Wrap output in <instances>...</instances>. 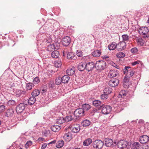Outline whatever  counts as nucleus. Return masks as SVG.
<instances>
[{
	"label": "nucleus",
	"instance_id": "1",
	"mask_svg": "<svg viewBox=\"0 0 149 149\" xmlns=\"http://www.w3.org/2000/svg\"><path fill=\"white\" fill-rule=\"evenodd\" d=\"M138 32L143 38L146 39L149 38V30L148 27L141 26L139 28Z\"/></svg>",
	"mask_w": 149,
	"mask_h": 149
},
{
	"label": "nucleus",
	"instance_id": "2",
	"mask_svg": "<svg viewBox=\"0 0 149 149\" xmlns=\"http://www.w3.org/2000/svg\"><path fill=\"white\" fill-rule=\"evenodd\" d=\"M63 56H65L67 55V58L69 60L74 59L75 56V53L67 49H65L63 51Z\"/></svg>",
	"mask_w": 149,
	"mask_h": 149
},
{
	"label": "nucleus",
	"instance_id": "3",
	"mask_svg": "<svg viewBox=\"0 0 149 149\" xmlns=\"http://www.w3.org/2000/svg\"><path fill=\"white\" fill-rule=\"evenodd\" d=\"M74 115L75 118L74 120H77L81 117L85 115V111L84 109L80 108L76 109L74 112Z\"/></svg>",
	"mask_w": 149,
	"mask_h": 149
},
{
	"label": "nucleus",
	"instance_id": "4",
	"mask_svg": "<svg viewBox=\"0 0 149 149\" xmlns=\"http://www.w3.org/2000/svg\"><path fill=\"white\" fill-rule=\"evenodd\" d=\"M51 41L52 39L49 38L48 39H45L43 41V42L44 43H46V45L47 46V50L49 52L52 51L55 49L54 45L50 43V42Z\"/></svg>",
	"mask_w": 149,
	"mask_h": 149
},
{
	"label": "nucleus",
	"instance_id": "5",
	"mask_svg": "<svg viewBox=\"0 0 149 149\" xmlns=\"http://www.w3.org/2000/svg\"><path fill=\"white\" fill-rule=\"evenodd\" d=\"M106 62L103 60L97 61L95 64V67L97 70H101L105 69Z\"/></svg>",
	"mask_w": 149,
	"mask_h": 149
},
{
	"label": "nucleus",
	"instance_id": "6",
	"mask_svg": "<svg viewBox=\"0 0 149 149\" xmlns=\"http://www.w3.org/2000/svg\"><path fill=\"white\" fill-rule=\"evenodd\" d=\"M123 71L124 74L130 78L134 75V69L131 68L129 66H125V68L123 69Z\"/></svg>",
	"mask_w": 149,
	"mask_h": 149
},
{
	"label": "nucleus",
	"instance_id": "7",
	"mask_svg": "<svg viewBox=\"0 0 149 149\" xmlns=\"http://www.w3.org/2000/svg\"><path fill=\"white\" fill-rule=\"evenodd\" d=\"M104 144L106 146L108 147H113L116 145V143L115 141L113 142L112 139L109 138L105 139Z\"/></svg>",
	"mask_w": 149,
	"mask_h": 149
},
{
	"label": "nucleus",
	"instance_id": "8",
	"mask_svg": "<svg viewBox=\"0 0 149 149\" xmlns=\"http://www.w3.org/2000/svg\"><path fill=\"white\" fill-rule=\"evenodd\" d=\"M93 145L94 148L96 149H101L103 146L104 143L101 140H95L93 142Z\"/></svg>",
	"mask_w": 149,
	"mask_h": 149
},
{
	"label": "nucleus",
	"instance_id": "9",
	"mask_svg": "<svg viewBox=\"0 0 149 149\" xmlns=\"http://www.w3.org/2000/svg\"><path fill=\"white\" fill-rule=\"evenodd\" d=\"M102 112L104 114H107L110 113L111 111V107L109 106H105L104 105L101 106Z\"/></svg>",
	"mask_w": 149,
	"mask_h": 149
},
{
	"label": "nucleus",
	"instance_id": "10",
	"mask_svg": "<svg viewBox=\"0 0 149 149\" xmlns=\"http://www.w3.org/2000/svg\"><path fill=\"white\" fill-rule=\"evenodd\" d=\"M128 144L129 143L127 141L125 140H121L116 144V145L118 148L123 149L126 147Z\"/></svg>",
	"mask_w": 149,
	"mask_h": 149
},
{
	"label": "nucleus",
	"instance_id": "11",
	"mask_svg": "<svg viewBox=\"0 0 149 149\" xmlns=\"http://www.w3.org/2000/svg\"><path fill=\"white\" fill-rule=\"evenodd\" d=\"M126 44L125 42H120L117 45V49L119 51H122L125 49L126 47Z\"/></svg>",
	"mask_w": 149,
	"mask_h": 149
},
{
	"label": "nucleus",
	"instance_id": "12",
	"mask_svg": "<svg viewBox=\"0 0 149 149\" xmlns=\"http://www.w3.org/2000/svg\"><path fill=\"white\" fill-rule=\"evenodd\" d=\"M26 104L24 103H20L19 104L16 108V111L17 113L22 112L25 109Z\"/></svg>",
	"mask_w": 149,
	"mask_h": 149
},
{
	"label": "nucleus",
	"instance_id": "13",
	"mask_svg": "<svg viewBox=\"0 0 149 149\" xmlns=\"http://www.w3.org/2000/svg\"><path fill=\"white\" fill-rule=\"evenodd\" d=\"M64 139L67 141H70L72 139V134L71 132H68L65 134L63 136Z\"/></svg>",
	"mask_w": 149,
	"mask_h": 149
},
{
	"label": "nucleus",
	"instance_id": "14",
	"mask_svg": "<svg viewBox=\"0 0 149 149\" xmlns=\"http://www.w3.org/2000/svg\"><path fill=\"white\" fill-rule=\"evenodd\" d=\"M86 69L88 72L92 71L95 67V64L93 62L86 63Z\"/></svg>",
	"mask_w": 149,
	"mask_h": 149
},
{
	"label": "nucleus",
	"instance_id": "15",
	"mask_svg": "<svg viewBox=\"0 0 149 149\" xmlns=\"http://www.w3.org/2000/svg\"><path fill=\"white\" fill-rule=\"evenodd\" d=\"M149 137L146 135H143L141 136L139 139V141L141 143H145L148 141Z\"/></svg>",
	"mask_w": 149,
	"mask_h": 149
},
{
	"label": "nucleus",
	"instance_id": "16",
	"mask_svg": "<svg viewBox=\"0 0 149 149\" xmlns=\"http://www.w3.org/2000/svg\"><path fill=\"white\" fill-rule=\"evenodd\" d=\"M62 42L64 46H67L70 43V38L69 37L66 36L62 39Z\"/></svg>",
	"mask_w": 149,
	"mask_h": 149
},
{
	"label": "nucleus",
	"instance_id": "17",
	"mask_svg": "<svg viewBox=\"0 0 149 149\" xmlns=\"http://www.w3.org/2000/svg\"><path fill=\"white\" fill-rule=\"evenodd\" d=\"M119 82V80L117 79H111L109 81V85L111 87H115L118 85Z\"/></svg>",
	"mask_w": 149,
	"mask_h": 149
},
{
	"label": "nucleus",
	"instance_id": "18",
	"mask_svg": "<svg viewBox=\"0 0 149 149\" xmlns=\"http://www.w3.org/2000/svg\"><path fill=\"white\" fill-rule=\"evenodd\" d=\"M14 113V110L13 109H8L6 111L5 116L8 117H11L13 115Z\"/></svg>",
	"mask_w": 149,
	"mask_h": 149
},
{
	"label": "nucleus",
	"instance_id": "19",
	"mask_svg": "<svg viewBox=\"0 0 149 149\" xmlns=\"http://www.w3.org/2000/svg\"><path fill=\"white\" fill-rule=\"evenodd\" d=\"M128 95V92L127 90H122L120 92L119 94L118 95V98H124Z\"/></svg>",
	"mask_w": 149,
	"mask_h": 149
},
{
	"label": "nucleus",
	"instance_id": "20",
	"mask_svg": "<svg viewBox=\"0 0 149 149\" xmlns=\"http://www.w3.org/2000/svg\"><path fill=\"white\" fill-rule=\"evenodd\" d=\"M71 130L72 132L74 133H77L80 130V125H79L76 124L71 127Z\"/></svg>",
	"mask_w": 149,
	"mask_h": 149
},
{
	"label": "nucleus",
	"instance_id": "21",
	"mask_svg": "<svg viewBox=\"0 0 149 149\" xmlns=\"http://www.w3.org/2000/svg\"><path fill=\"white\" fill-rule=\"evenodd\" d=\"M118 74V71L117 70H113L110 71L108 74V76L110 78L116 77Z\"/></svg>",
	"mask_w": 149,
	"mask_h": 149
},
{
	"label": "nucleus",
	"instance_id": "22",
	"mask_svg": "<svg viewBox=\"0 0 149 149\" xmlns=\"http://www.w3.org/2000/svg\"><path fill=\"white\" fill-rule=\"evenodd\" d=\"M86 63L81 62L80 63L78 66V69L80 71H83L86 69Z\"/></svg>",
	"mask_w": 149,
	"mask_h": 149
},
{
	"label": "nucleus",
	"instance_id": "23",
	"mask_svg": "<svg viewBox=\"0 0 149 149\" xmlns=\"http://www.w3.org/2000/svg\"><path fill=\"white\" fill-rule=\"evenodd\" d=\"M61 127L59 125H53L51 127V130L53 132H58L61 129Z\"/></svg>",
	"mask_w": 149,
	"mask_h": 149
},
{
	"label": "nucleus",
	"instance_id": "24",
	"mask_svg": "<svg viewBox=\"0 0 149 149\" xmlns=\"http://www.w3.org/2000/svg\"><path fill=\"white\" fill-rule=\"evenodd\" d=\"M75 69L74 67L70 68L67 69L66 71V74L68 75H72L75 73Z\"/></svg>",
	"mask_w": 149,
	"mask_h": 149
},
{
	"label": "nucleus",
	"instance_id": "25",
	"mask_svg": "<svg viewBox=\"0 0 149 149\" xmlns=\"http://www.w3.org/2000/svg\"><path fill=\"white\" fill-rule=\"evenodd\" d=\"M62 82L63 84H67L70 79V77L67 75L63 76L61 77Z\"/></svg>",
	"mask_w": 149,
	"mask_h": 149
},
{
	"label": "nucleus",
	"instance_id": "26",
	"mask_svg": "<svg viewBox=\"0 0 149 149\" xmlns=\"http://www.w3.org/2000/svg\"><path fill=\"white\" fill-rule=\"evenodd\" d=\"M117 44L115 42H112L108 46L109 49V50H113L116 48L117 49Z\"/></svg>",
	"mask_w": 149,
	"mask_h": 149
},
{
	"label": "nucleus",
	"instance_id": "27",
	"mask_svg": "<svg viewBox=\"0 0 149 149\" xmlns=\"http://www.w3.org/2000/svg\"><path fill=\"white\" fill-rule=\"evenodd\" d=\"M51 56L54 58H57L59 56V52L57 50H54L52 52Z\"/></svg>",
	"mask_w": 149,
	"mask_h": 149
},
{
	"label": "nucleus",
	"instance_id": "28",
	"mask_svg": "<svg viewBox=\"0 0 149 149\" xmlns=\"http://www.w3.org/2000/svg\"><path fill=\"white\" fill-rule=\"evenodd\" d=\"M101 52V50H97L94 51V52L92 53V55L94 57H98L100 56Z\"/></svg>",
	"mask_w": 149,
	"mask_h": 149
},
{
	"label": "nucleus",
	"instance_id": "29",
	"mask_svg": "<svg viewBox=\"0 0 149 149\" xmlns=\"http://www.w3.org/2000/svg\"><path fill=\"white\" fill-rule=\"evenodd\" d=\"M36 100V99L33 96L31 97L28 100V104L30 105H31L35 102Z\"/></svg>",
	"mask_w": 149,
	"mask_h": 149
},
{
	"label": "nucleus",
	"instance_id": "30",
	"mask_svg": "<svg viewBox=\"0 0 149 149\" xmlns=\"http://www.w3.org/2000/svg\"><path fill=\"white\" fill-rule=\"evenodd\" d=\"M104 93L108 95L111 93L112 91V89L110 88H104L103 90Z\"/></svg>",
	"mask_w": 149,
	"mask_h": 149
},
{
	"label": "nucleus",
	"instance_id": "31",
	"mask_svg": "<svg viewBox=\"0 0 149 149\" xmlns=\"http://www.w3.org/2000/svg\"><path fill=\"white\" fill-rule=\"evenodd\" d=\"M92 142V139H91L88 138L85 140L83 142V144L84 146H88L90 145Z\"/></svg>",
	"mask_w": 149,
	"mask_h": 149
},
{
	"label": "nucleus",
	"instance_id": "32",
	"mask_svg": "<svg viewBox=\"0 0 149 149\" xmlns=\"http://www.w3.org/2000/svg\"><path fill=\"white\" fill-rule=\"evenodd\" d=\"M48 86L50 88H53L55 87V84L53 80H50L49 81Z\"/></svg>",
	"mask_w": 149,
	"mask_h": 149
},
{
	"label": "nucleus",
	"instance_id": "33",
	"mask_svg": "<svg viewBox=\"0 0 149 149\" xmlns=\"http://www.w3.org/2000/svg\"><path fill=\"white\" fill-rule=\"evenodd\" d=\"M75 117L74 116V117H72V116H66L65 118V122H68L71 121L72 120H73L74 121L77 120H74V118H75Z\"/></svg>",
	"mask_w": 149,
	"mask_h": 149
},
{
	"label": "nucleus",
	"instance_id": "34",
	"mask_svg": "<svg viewBox=\"0 0 149 149\" xmlns=\"http://www.w3.org/2000/svg\"><path fill=\"white\" fill-rule=\"evenodd\" d=\"M140 147V144L138 142H134L132 145L131 149H139Z\"/></svg>",
	"mask_w": 149,
	"mask_h": 149
},
{
	"label": "nucleus",
	"instance_id": "35",
	"mask_svg": "<svg viewBox=\"0 0 149 149\" xmlns=\"http://www.w3.org/2000/svg\"><path fill=\"white\" fill-rule=\"evenodd\" d=\"M90 123L91 122L87 119L84 120L81 123L82 125L84 127L88 126L90 125Z\"/></svg>",
	"mask_w": 149,
	"mask_h": 149
},
{
	"label": "nucleus",
	"instance_id": "36",
	"mask_svg": "<svg viewBox=\"0 0 149 149\" xmlns=\"http://www.w3.org/2000/svg\"><path fill=\"white\" fill-rule=\"evenodd\" d=\"M65 122V118L62 117H58L56 120V122L59 124H62Z\"/></svg>",
	"mask_w": 149,
	"mask_h": 149
},
{
	"label": "nucleus",
	"instance_id": "37",
	"mask_svg": "<svg viewBox=\"0 0 149 149\" xmlns=\"http://www.w3.org/2000/svg\"><path fill=\"white\" fill-rule=\"evenodd\" d=\"M64 144V141L63 140H61L58 141L56 143V147L58 148H61Z\"/></svg>",
	"mask_w": 149,
	"mask_h": 149
},
{
	"label": "nucleus",
	"instance_id": "38",
	"mask_svg": "<svg viewBox=\"0 0 149 149\" xmlns=\"http://www.w3.org/2000/svg\"><path fill=\"white\" fill-rule=\"evenodd\" d=\"M55 84L56 85H60L62 83L61 77H57L55 79Z\"/></svg>",
	"mask_w": 149,
	"mask_h": 149
},
{
	"label": "nucleus",
	"instance_id": "39",
	"mask_svg": "<svg viewBox=\"0 0 149 149\" xmlns=\"http://www.w3.org/2000/svg\"><path fill=\"white\" fill-rule=\"evenodd\" d=\"M93 105L95 107H98L102 105L101 102L99 100H95L93 102Z\"/></svg>",
	"mask_w": 149,
	"mask_h": 149
},
{
	"label": "nucleus",
	"instance_id": "40",
	"mask_svg": "<svg viewBox=\"0 0 149 149\" xmlns=\"http://www.w3.org/2000/svg\"><path fill=\"white\" fill-rule=\"evenodd\" d=\"M40 92V91L38 89H35L31 93V95L34 97H36L39 95Z\"/></svg>",
	"mask_w": 149,
	"mask_h": 149
},
{
	"label": "nucleus",
	"instance_id": "41",
	"mask_svg": "<svg viewBox=\"0 0 149 149\" xmlns=\"http://www.w3.org/2000/svg\"><path fill=\"white\" fill-rule=\"evenodd\" d=\"M137 42L141 46H143L145 43V41H143L141 38H139L137 39Z\"/></svg>",
	"mask_w": 149,
	"mask_h": 149
},
{
	"label": "nucleus",
	"instance_id": "42",
	"mask_svg": "<svg viewBox=\"0 0 149 149\" xmlns=\"http://www.w3.org/2000/svg\"><path fill=\"white\" fill-rule=\"evenodd\" d=\"M34 85L31 83H29L26 84V88L27 90H31L32 89V87L34 86Z\"/></svg>",
	"mask_w": 149,
	"mask_h": 149
},
{
	"label": "nucleus",
	"instance_id": "43",
	"mask_svg": "<svg viewBox=\"0 0 149 149\" xmlns=\"http://www.w3.org/2000/svg\"><path fill=\"white\" fill-rule=\"evenodd\" d=\"M82 109H84V110H88L91 108L90 106L88 104H84L82 106Z\"/></svg>",
	"mask_w": 149,
	"mask_h": 149
},
{
	"label": "nucleus",
	"instance_id": "44",
	"mask_svg": "<svg viewBox=\"0 0 149 149\" xmlns=\"http://www.w3.org/2000/svg\"><path fill=\"white\" fill-rule=\"evenodd\" d=\"M76 54L78 57H82L83 56V52L80 49L76 51Z\"/></svg>",
	"mask_w": 149,
	"mask_h": 149
},
{
	"label": "nucleus",
	"instance_id": "45",
	"mask_svg": "<svg viewBox=\"0 0 149 149\" xmlns=\"http://www.w3.org/2000/svg\"><path fill=\"white\" fill-rule=\"evenodd\" d=\"M7 104L9 106L12 107L15 104V102L14 100H10L8 102Z\"/></svg>",
	"mask_w": 149,
	"mask_h": 149
},
{
	"label": "nucleus",
	"instance_id": "46",
	"mask_svg": "<svg viewBox=\"0 0 149 149\" xmlns=\"http://www.w3.org/2000/svg\"><path fill=\"white\" fill-rule=\"evenodd\" d=\"M117 57L119 58L124 57L125 56V54L123 52H119L116 54Z\"/></svg>",
	"mask_w": 149,
	"mask_h": 149
},
{
	"label": "nucleus",
	"instance_id": "47",
	"mask_svg": "<svg viewBox=\"0 0 149 149\" xmlns=\"http://www.w3.org/2000/svg\"><path fill=\"white\" fill-rule=\"evenodd\" d=\"M61 63L60 61L58 60L55 62L54 66L56 67L59 68L61 66Z\"/></svg>",
	"mask_w": 149,
	"mask_h": 149
},
{
	"label": "nucleus",
	"instance_id": "48",
	"mask_svg": "<svg viewBox=\"0 0 149 149\" xmlns=\"http://www.w3.org/2000/svg\"><path fill=\"white\" fill-rule=\"evenodd\" d=\"M100 97L102 100H105L108 98V95L104 93L103 94L101 95Z\"/></svg>",
	"mask_w": 149,
	"mask_h": 149
},
{
	"label": "nucleus",
	"instance_id": "49",
	"mask_svg": "<svg viewBox=\"0 0 149 149\" xmlns=\"http://www.w3.org/2000/svg\"><path fill=\"white\" fill-rule=\"evenodd\" d=\"M130 77L127 76L125 75V77H124L123 79V82H124V85H125V83H127L128 82H129Z\"/></svg>",
	"mask_w": 149,
	"mask_h": 149
},
{
	"label": "nucleus",
	"instance_id": "50",
	"mask_svg": "<svg viewBox=\"0 0 149 149\" xmlns=\"http://www.w3.org/2000/svg\"><path fill=\"white\" fill-rule=\"evenodd\" d=\"M130 50L131 52L133 54L137 53L138 51V49L136 47L132 48Z\"/></svg>",
	"mask_w": 149,
	"mask_h": 149
},
{
	"label": "nucleus",
	"instance_id": "51",
	"mask_svg": "<svg viewBox=\"0 0 149 149\" xmlns=\"http://www.w3.org/2000/svg\"><path fill=\"white\" fill-rule=\"evenodd\" d=\"M122 37L123 41H127L129 38V36L126 34L123 35Z\"/></svg>",
	"mask_w": 149,
	"mask_h": 149
},
{
	"label": "nucleus",
	"instance_id": "52",
	"mask_svg": "<svg viewBox=\"0 0 149 149\" xmlns=\"http://www.w3.org/2000/svg\"><path fill=\"white\" fill-rule=\"evenodd\" d=\"M39 82V79L38 77H36L33 80V82L34 84H38Z\"/></svg>",
	"mask_w": 149,
	"mask_h": 149
},
{
	"label": "nucleus",
	"instance_id": "53",
	"mask_svg": "<svg viewBox=\"0 0 149 149\" xmlns=\"http://www.w3.org/2000/svg\"><path fill=\"white\" fill-rule=\"evenodd\" d=\"M32 144V142L31 141H28L25 144V146L26 148H28L29 146H31Z\"/></svg>",
	"mask_w": 149,
	"mask_h": 149
},
{
	"label": "nucleus",
	"instance_id": "54",
	"mask_svg": "<svg viewBox=\"0 0 149 149\" xmlns=\"http://www.w3.org/2000/svg\"><path fill=\"white\" fill-rule=\"evenodd\" d=\"M5 107L6 106L4 105H1L0 106V113L4 111Z\"/></svg>",
	"mask_w": 149,
	"mask_h": 149
},
{
	"label": "nucleus",
	"instance_id": "55",
	"mask_svg": "<svg viewBox=\"0 0 149 149\" xmlns=\"http://www.w3.org/2000/svg\"><path fill=\"white\" fill-rule=\"evenodd\" d=\"M111 65L115 67L116 68H117L118 69H120V68H119V66L117 65L115 63L113 62L111 63Z\"/></svg>",
	"mask_w": 149,
	"mask_h": 149
},
{
	"label": "nucleus",
	"instance_id": "56",
	"mask_svg": "<svg viewBox=\"0 0 149 149\" xmlns=\"http://www.w3.org/2000/svg\"><path fill=\"white\" fill-rule=\"evenodd\" d=\"M47 145V143H44L42 146L41 149H45Z\"/></svg>",
	"mask_w": 149,
	"mask_h": 149
},
{
	"label": "nucleus",
	"instance_id": "57",
	"mask_svg": "<svg viewBox=\"0 0 149 149\" xmlns=\"http://www.w3.org/2000/svg\"><path fill=\"white\" fill-rule=\"evenodd\" d=\"M56 142V140H54L52 141L51 142H50V143H48V144H55Z\"/></svg>",
	"mask_w": 149,
	"mask_h": 149
},
{
	"label": "nucleus",
	"instance_id": "58",
	"mask_svg": "<svg viewBox=\"0 0 149 149\" xmlns=\"http://www.w3.org/2000/svg\"><path fill=\"white\" fill-rule=\"evenodd\" d=\"M97 110L96 109L94 108L92 111L91 113H94L97 112Z\"/></svg>",
	"mask_w": 149,
	"mask_h": 149
},
{
	"label": "nucleus",
	"instance_id": "59",
	"mask_svg": "<svg viewBox=\"0 0 149 149\" xmlns=\"http://www.w3.org/2000/svg\"><path fill=\"white\" fill-rule=\"evenodd\" d=\"M139 63L137 61H135L132 63V65L133 66H134Z\"/></svg>",
	"mask_w": 149,
	"mask_h": 149
},
{
	"label": "nucleus",
	"instance_id": "60",
	"mask_svg": "<svg viewBox=\"0 0 149 149\" xmlns=\"http://www.w3.org/2000/svg\"><path fill=\"white\" fill-rule=\"evenodd\" d=\"M45 139L42 137H39L38 138V141H44Z\"/></svg>",
	"mask_w": 149,
	"mask_h": 149
},
{
	"label": "nucleus",
	"instance_id": "61",
	"mask_svg": "<svg viewBox=\"0 0 149 149\" xmlns=\"http://www.w3.org/2000/svg\"><path fill=\"white\" fill-rule=\"evenodd\" d=\"M26 92L25 91H23L22 92V93L23 94H25Z\"/></svg>",
	"mask_w": 149,
	"mask_h": 149
},
{
	"label": "nucleus",
	"instance_id": "62",
	"mask_svg": "<svg viewBox=\"0 0 149 149\" xmlns=\"http://www.w3.org/2000/svg\"><path fill=\"white\" fill-rule=\"evenodd\" d=\"M147 23L149 24V18H148V19L147 20Z\"/></svg>",
	"mask_w": 149,
	"mask_h": 149
},
{
	"label": "nucleus",
	"instance_id": "63",
	"mask_svg": "<svg viewBox=\"0 0 149 149\" xmlns=\"http://www.w3.org/2000/svg\"><path fill=\"white\" fill-rule=\"evenodd\" d=\"M42 91L44 92L46 91L44 89H43L42 90Z\"/></svg>",
	"mask_w": 149,
	"mask_h": 149
},
{
	"label": "nucleus",
	"instance_id": "64",
	"mask_svg": "<svg viewBox=\"0 0 149 149\" xmlns=\"http://www.w3.org/2000/svg\"><path fill=\"white\" fill-rule=\"evenodd\" d=\"M74 149H80L79 148H76Z\"/></svg>",
	"mask_w": 149,
	"mask_h": 149
}]
</instances>
